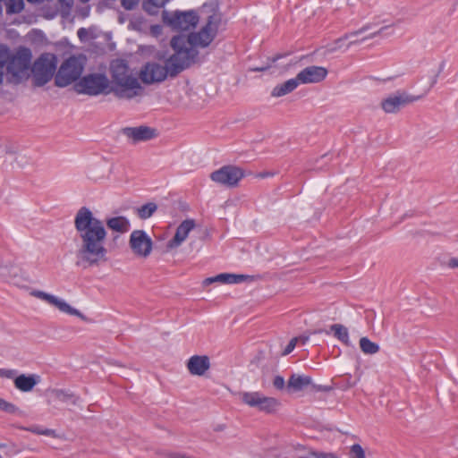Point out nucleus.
<instances>
[{"instance_id":"obj_14","label":"nucleus","mask_w":458,"mask_h":458,"mask_svg":"<svg viewBox=\"0 0 458 458\" xmlns=\"http://www.w3.org/2000/svg\"><path fill=\"white\" fill-rule=\"evenodd\" d=\"M196 228V223L193 219H185L176 228L175 233L172 239L166 242L168 251L178 249Z\"/></svg>"},{"instance_id":"obj_23","label":"nucleus","mask_w":458,"mask_h":458,"mask_svg":"<svg viewBox=\"0 0 458 458\" xmlns=\"http://www.w3.org/2000/svg\"><path fill=\"white\" fill-rule=\"evenodd\" d=\"M106 224L111 231L121 234L126 233L131 228L129 219L123 216L107 218Z\"/></svg>"},{"instance_id":"obj_8","label":"nucleus","mask_w":458,"mask_h":458,"mask_svg":"<svg viewBox=\"0 0 458 458\" xmlns=\"http://www.w3.org/2000/svg\"><path fill=\"white\" fill-rule=\"evenodd\" d=\"M56 68V59L52 54L41 55L34 63L30 64V76L32 74L34 85L42 87L53 77Z\"/></svg>"},{"instance_id":"obj_12","label":"nucleus","mask_w":458,"mask_h":458,"mask_svg":"<svg viewBox=\"0 0 458 458\" xmlns=\"http://www.w3.org/2000/svg\"><path fill=\"white\" fill-rule=\"evenodd\" d=\"M164 20L176 30H189L196 27L199 18L193 11L165 13Z\"/></svg>"},{"instance_id":"obj_36","label":"nucleus","mask_w":458,"mask_h":458,"mask_svg":"<svg viewBox=\"0 0 458 458\" xmlns=\"http://www.w3.org/2000/svg\"><path fill=\"white\" fill-rule=\"evenodd\" d=\"M299 342V338H293L289 344H287V346L285 347V349L284 350L283 352V354L284 355H287L289 354L290 352H292L293 351V349L295 348L297 343Z\"/></svg>"},{"instance_id":"obj_2","label":"nucleus","mask_w":458,"mask_h":458,"mask_svg":"<svg viewBox=\"0 0 458 458\" xmlns=\"http://www.w3.org/2000/svg\"><path fill=\"white\" fill-rule=\"evenodd\" d=\"M32 53L27 47H19L12 52L9 47L0 44V85L4 79L7 83L19 85L30 78V64Z\"/></svg>"},{"instance_id":"obj_22","label":"nucleus","mask_w":458,"mask_h":458,"mask_svg":"<svg viewBox=\"0 0 458 458\" xmlns=\"http://www.w3.org/2000/svg\"><path fill=\"white\" fill-rule=\"evenodd\" d=\"M312 385V378L307 375L293 373L289 377L286 388L292 392H300Z\"/></svg>"},{"instance_id":"obj_11","label":"nucleus","mask_w":458,"mask_h":458,"mask_svg":"<svg viewBox=\"0 0 458 458\" xmlns=\"http://www.w3.org/2000/svg\"><path fill=\"white\" fill-rule=\"evenodd\" d=\"M240 396L248 406L267 413L275 411L280 404L276 398L265 396L259 392H243Z\"/></svg>"},{"instance_id":"obj_39","label":"nucleus","mask_w":458,"mask_h":458,"mask_svg":"<svg viewBox=\"0 0 458 458\" xmlns=\"http://www.w3.org/2000/svg\"><path fill=\"white\" fill-rule=\"evenodd\" d=\"M31 432H34L38 435H44V436H52L54 435V430L46 428V429H38V428H30L29 429Z\"/></svg>"},{"instance_id":"obj_50","label":"nucleus","mask_w":458,"mask_h":458,"mask_svg":"<svg viewBox=\"0 0 458 458\" xmlns=\"http://www.w3.org/2000/svg\"><path fill=\"white\" fill-rule=\"evenodd\" d=\"M358 42H359L358 40H354V39H353V40H351V41L349 42V44H348V46H347V47H350L351 45H352V44H356V43H358Z\"/></svg>"},{"instance_id":"obj_28","label":"nucleus","mask_w":458,"mask_h":458,"mask_svg":"<svg viewBox=\"0 0 458 458\" xmlns=\"http://www.w3.org/2000/svg\"><path fill=\"white\" fill-rule=\"evenodd\" d=\"M157 208V206L155 203L149 202L139 208L137 209V214L140 218L147 219L154 214Z\"/></svg>"},{"instance_id":"obj_9","label":"nucleus","mask_w":458,"mask_h":458,"mask_svg":"<svg viewBox=\"0 0 458 458\" xmlns=\"http://www.w3.org/2000/svg\"><path fill=\"white\" fill-rule=\"evenodd\" d=\"M29 294L30 296L35 299L45 301L46 303L58 310L61 313L74 316L81 318L83 321H88L87 317L82 312H81L79 310L70 305L65 300L58 296H55L54 294L48 293L38 289H31Z\"/></svg>"},{"instance_id":"obj_46","label":"nucleus","mask_w":458,"mask_h":458,"mask_svg":"<svg viewBox=\"0 0 458 458\" xmlns=\"http://www.w3.org/2000/svg\"><path fill=\"white\" fill-rule=\"evenodd\" d=\"M299 342H301L302 344H305L309 340V336H299Z\"/></svg>"},{"instance_id":"obj_25","label":"nucleus","mask_w":458,"mask_h":458,"mask_svg":"<svg viewBox=\"0 0 458 458\" xmlns=\"http://www.w3.org/2000/svg\"><path fill=\"white\" fill-rule=\"evenodd\" d=\"M0 276L14 285L19 286L21 282L20 268L13 265H4L0 267Z\"/></svg>"},{"instance_id":"obj_47","label":"nucleus","mask_w":458,"mask_h":458,"mask_svg":"<svg viewBox=\"0 0 458 458\" xmlns=\"http://www.w3.org/2000/svg\"><path fill=\"white\" fill-rule=\"evenodd\" d=\"M85 33H86L85 29H80V30H78V36H79V38H82V37L84 36V34H85Z\"/></svg>"},{"instance_id":"obj_24","label":"nucleus","mask_w":458,"mask_h":458,"mask_svg":"<svg viewBox=\"0 0 458 458\" xmlns=\"http://www.w3.org/2000/svg\"><path fill=\"white\" fill-rule=\"evenodd\" d=\"M300 85L297 78L290 79L281 84L275 86L271 91L273 98H280L292 93Z\"/></svg>"},{"instance_id":"obj_15","label":"nucleus","mask_w":458,"mask_h":458,"mask_svg":"<svg viewBox=\"0 0 458 458\" xmlns=\"http://www.w3.org/2000/svg\"><path fill=\"white\" fill-rule=\"evenodd\" d=\"M418 99L417 97L409 96L405 93L391 95L381 101L382 109L387 114H394L405 105L411 104Z\"/></svg>"},{"instance_id":"obj_6","label":"nucleus","mask_w":458,"mask_h":458,"mask_svg":"<svg viewBox=\"0 0 458 458\" xmlns=\"http://www.w3.org/2000/svg\"><path fill=\"white\" fill-rule=\"evenodd\" d=\"M86 59L82 55L71 56L60 66L55 83L57 87L64 88L80 79L85 66Z\"/></svg>"},{"instance_id":"obj_51","label":"nucleus","mask_w":458,"mask_h":458,"mask_svg":"<svg viewBox=\"0 0 458 458\" xmlns=\"http://www.w3.org/2000/svg\"><path fill=\"white\" fill-rule=\"evenodd\" d=\"M3 446H4V445L0 444V447H3Z\"/></svg>"},{"instance_id":"obj_33","label":"nucleus","mask_w":458,"mask_h":458,"mask_svg":"<svg viewBox=\"0 0 458 458\" xmlns=\"http://www.w3.org/2000/svg\"><path fill=\"white\" fill-rule=\"evenodd\" d=\"M0 410L11 414L16 413L18 411V408L14 404L1 398Z\"/></svg>"},{"instance_id":"obj_41","label":"nucleus","mask_w":458,"mask_h":458,"mask_svg":"<svg viewBox=\"0 0 458 458\" xmlns=\"http://www.w3.org/2000/svg\"><path fill=\"white\" fill-rule=\"evenodd\" d=\"M392 25H388V26H384V27H381L378 30L375 31L374 33L370 34L369 37H366L364 39H368V38H373L378 35H380L381 33H383L386 30H387L388 28H390Z\"/></svg>"},{"instance_id":"obj_48","label":"nucleus","mask_w":458,"mask_h":458,"mask_svg":"<svg viewBox=\"0 0 458 458\" xmlns=\"http://www.w3.org/2000/svg\"><path fill=\"white\" fill-rule=\"evenodd\" d=\"M268 175H272V174L271 173H267V172L260 173V174H258V177L264 178V177L268 176Z\"/></svg>"},{"instance_id":"obj_49","label":"nucleus","mask_w":458,"mask_h":458,"mask_svg":"<svg viewBox=\"0 0 458 458\" xmlns=\"http://www.w3.org/2000/svg\"><path fill=\"white\" fill-rule=\"evenodd\" d=\"M437 77H438V74L435 75V77H434V79H433V81H432V83H431L432 85H434V84H436V83H437Z\"/></svg>"},{"instance_id":"obj_10","label":"nucleus","mask_w":458,"mask_h":458,"mask_svg":"<svg viewBox=\"0 0 458 458\" xmlns=\"http://www.w3.org/2000/svg\"><path fill=\"white\" fill-rule=\"evenodd\" d=\"M210 179L220 185L227 188L236 187L239 182L244 177V172L238 166L224 165L212 172Z\"/></svg>"},{"instance_id":"obj_21","label":"nucleus","mask_w":458,"mask_h":458,"mask_svg":"<svg viewBox=\"0 0 458 458\" xmlns=\"http://www.w3.org/2000/svg\"><path fill=\"white\" fill-rule=\"evenodd\" d=\"M249 276L245 275H236V274H219L213 277H208L203 281L204 285H208L213 283H221L225 284H240L247 279H249Z\"/></svg>"},{"instance_id":"obj_40","label":"nucleus","mask_w":458,"mask_h":458,"mask_svg":"<svg viewBox=\"0 0 458 458\" xmlns=\"http://www.w3.org/2000/svg\"><path fill=\"white\" fill-rule=\"evenodd\" d=\"M166 458H192L191 456L186 455L185 454L177 453V452H171L165 454Z\"/></svg>"},{"instance_id":"obj_37","label":"nucleus","mask_w":458,"mask_h":458,"mask_svg":"<svg viewBox=\"0 0 458 458\" xmlns=\"http://www.w3.org/2000/svg\"><path fill=\"white\" fill-rule=\"evenodd\" d=\"M273 385L276 388V389H283L284 388L285 386V382H284V379L283 377L281 376H276L275 378H274V381H273Z\"/></svg>"},{"instance_id":"obj_7","label":"nucleus","mask_w":458,"mask_h":458,"mask_svg":"<svg viewBox=\"0 0 458 458\" xmlns=\"http://www.w3.org/2000/svg\"><path fill=\"white\" fill-rule=\"evenodd\" d=\"M74 89L79 94L98 96L112 92L108 78L102 73H91L82 77L74 85Z\"/></svg>"},{"instance_id":"obj_43","label":"nucleus","mask_w":458,"mask_h":458,"mask_svg":"<svg viewBox=\"0 0 458 458\" xmlns=\"http://www.w3.org/2000/svg\"><path fill=\"white\" fill-rule=\"evenodd\" d=\"M59 3L66 7L67 9H71L72 6L73 5V0H58Z\"/></svg>"},{"instance_id":"obj_3","label":"nucleus","mask_w":458,"mask_h":458,"mask_svg":"<svg viewBox=\"0 0 458 458\" xmlns=\"http://www.w3.org/2000/svg\"><path fill=\"white\" fill-rule=\"evenodd\" d=\"M221 17L218 13H213L208 19L206 25L196 33L190 35L174 36L170 41V45L174 51L182 52L189 60L187 66L189 67L194 63L198 57L199 52L197 47H206L214 39Z\"/></svg>"},{"instance_id":"obj_1","label":"nucleus","mask_w":458,"mask_h":458,"mask_svg":"<svg viewBox=\"0 0 458 458\" xmlns=\"http://www.w3.org/2000/svg\"><path fill=\"white\" fill-rule=\"evenodd\" d=\"M74 227L79 238L75 251L76 264L82 267H98L107 260L105 246L107 232L104 223L92 211L81 208L74 216Z\"/></svg>"},{"instance_id":"obj_17","label":"nucleus","mask_w":458,"mask_h":458,"mask_svg":"<svg viewBox=\"0 0 458 458\" xmlns=\"http://www.w3.org/2000/svg\"><path fill=\"white\" fill-rule=\"evenodd\" d=\"M328 72L325 67L311 65L301 70L296 78L300 84L318 83L325 80Z\"/></svg>"},{"instance_id":"obj_42","label":"nucleus","mask_w":458,"mask_h":458,"mask_svg":"<svg viewBox=\"0 0 458 458\" xmlns=\"http://www.w3.org/2000/svg\"><path fill=\"white\" fill-rule=\"evenodd\" d=\"M189 249L191 250L199 251L201 250V246L197 242L196 240L191 239L189 243Z\"/></svg>"},{"instance_id":"obj_5","label":"nucleus","mask_w":458,"mask_h":458,"mask_svg":"<svg viewBox=\"0 0 458 458\" xmlns=\"http://www.w3.org/2000/svg\"><path fill=\"white\" fill-rule=\"evenodd\" d=\"M111 74V89L117 98L131 100L144 95V88L123 60L112 62Z\"/></svg>"},{"instance_id":"obj_19","label":"nucleus","mask_w":458,"mask_h":458,"mask_svg":"<svg viewBox=\"0 0 458 458\" xmlns=\"http://www.w3.org/2000/svg\"><path fill=\"white\" fill-rule=\"evenodd\" d=\"M186 366L191 375L202 377L210 369V360L206 355H193L188 360Z\"/></svg>"},{"instance_id":"obj_34","label":"nucleus","mask_w":458,"mask_h":458,"mask_svg":"<svg viewBox=\"0 0 458 458\" xmlns=\"http://www.w3.org/2000/svg\"><path fill=\"white\" fill-rule=\"evenodd\" d=\"M278 59H279V56H275L272 59H270V61H269L270 63L267 65L255 67V68H252L251 71H254V72L268 71L269 69H271L273 67V64H275Z\"/></svg>"},{"instance_id":"obj_31","label":"nucleus","mask_w":458,"mask_h":458,"mask_svg":"<svg viewBox=\"0 0 458 458\" xmlns=\"http://www.w3.org/2000/svg\"><path fill=\"white\" fill-rule=\"evenodd\" d=\"M369 29L368 26H365V27H362L361 29L356 30V31H353L350 34H346L344 37L343 38H338L337 40H335V47H334V49H336V48H341L344 42L346 40V39H351L363 32H365L367 30Z\"/></svg>"},{"instance_id":"obj_30","label":"nucleus","mask_w":458,"mask_h":458,"mask_svg":"<svg viewBox=\"0 0 458 458\" xmlns=\"http://www.w3.org/2000/svg\"><path fill=\"white\" fill-rule=\"evenodd\" d=\"M8 13H18L23 9V0H5Z\"/></svg>"},{"instance_id":"obj_26","label":"nucleus","mask_w":458,"mask_h":458,"mask_svg":"<svg viewBox=\"0 0 458 458\" xmlns=\"http://www.w3.org/2000/svg\"><path fill=\"white\" fill-rule=\"evenodd\" d=\"M330 331L334 333L335 337L346 345H350L349 332L346 327L341 324H334L330 327Z\"/></svg>"},{"instance_id":"obj_45","label":"nucleus","mask_w":458,"mask_h":458,"mask_svg":"<svg viewBox=\"0 0 458 458\" xmlns=\"http://www.w3.org/2000/svg\"><path fill=\"white\" fill-rule=\"evenodd\" d=\"M162 28L158 25H155L151 27V33L155 36H157L161 32Z\"/></svg>"},{"instance_id":"obj_38","label":"nucleus","mask_w":458,"mask_h":458,"mask_svg":"<svg viewBox=\"0 0 458 458\" xmlns=\"http://www.w3.org/2000/svg\"><path fill=\"white\" fill-rule=\"evenodd\" d=\"M16 372L13 369H0V377L6 378H13L15 377Z\"/></svg>"},{"instance_id":"obj_32","label":"nucleus","mask_w":458,"mask_h":458,"mask_svg":"<svg viewBox=\"0 0 458 458\" xmlns=\"http://www.w3.org/2000/svg\"><path fill=\"white\" fill-rule=\"evenodd\" d=\"M349 458H366L365 450L360 444H353L350 446Z\"/></svg>"},{"instance_id":"obj_20","label":"nucleus","mask_w":458,"mask_h":458,"mask_svg":"<svg viewBox=\"0 0 458 458\" xmlns=\"http://www.w3.org/2000/svg\"><path fill=\"white\" fill-rule=\"evenodd\" d=\"M41 381V377L37 374H21L14 377V386L21 392H30Z\"/></svg>"},{"instance_id":"obj_44","label":"nucleus","mask_w":458,"mask_h":458,"mask_svg":"<svg viewBox=\"0 0 458 458\" xmlns=\"http://www.w3.org/2000/svg\"><path fill=\"white\" fill-rule=\"evenodd\" d=\"M448 267L451 268H456L458 267V259L457 258H452L448 261Z\"/></svg>"},{"instance_id":"obj_18","label":"nucleus","mask_w":458,"mask_h":458,"mask_svg":"<svg viewBox=\"0 0 458 458\" xmlns=\"http://www.w3.org/2000/svg\"><path fill=\"white\" fill-rule=\"evenodd\" d=\"M47 395L48 404L54 403H70L72 405H78L80 402L79 396L66 389L52 388L47 391Z\"/></svg>"},{"instance_id":"obj_13","label":"nucleus","mask_w":458,"mask_h":458,"mask_svg":"<svg viewBox=\"0 0 458 458\" xmlns=\"http://www.w3.org/2000/svg\"><path fill=\"white\" fill-rule=\"evenodd\" d=\"M129 245L133 254L140 258H148L153 249L151 238L143 230H134L129 240Z\"/></svg>"},{"instance_id":"obj_27","label":"nucleus","mask_w":458,"mask_h":458,"mask_svg":"<svg viewBox=\"0 0 458 458\" xmlns=\"http://www.w3.org/2000/svg\"><path fill=\"white\" fill-rule=\"evenodd\" d=\"M360 348L363 353L369 355L376 354L379 351V345L366 336L360 339Z\"/></svg>"},{"instance_id":"obj_16","label":"nucleus","mask_w":458,"mask_h":458,"mask_svg":"<svg viewBox=\"0 0 458 458\" xmlns=\"http://www.w3.org/2000/svg\"><path fill=\"white\" fill-rule=\"evenodd\" d=\"M123 134L132 143L147 141L157 136V130L146 125L126 127L122 130Z\"/></svg>"},{"instance_id":"obj_35","label":"nucleus","mask_w":458,"mask_h":458,"mask_svg":"<svg viewBox=\"0 0 458 458\" xmlns=\"http://www.w3.org/2000/svg\"><path fill=\"white\" fill-rule=\"evenodd\" d=\"M139 2L140 0H121V4L126 10H132L138 5Z\"/></svg>"},{"instance_id":"obj_4","label":"nucleus","mask_w":458,"mask_h":458,"mask_svg":"<svg viewBox=\"0 0 458 458\" xmlns=\"http://www.w3.org/2000/svg\"><path fill=\"white\" fill-rule=\"evenodd\" d=\"M182 52L174 51V54L165 60L164 64L157 61L147 62L140 69L139 77L145 84L159 83L168 76L175 77L186 69L188 58Z\"/></svg>"},{"instance_id":"obj_29","label":"nucleus","mask_w":458,"mask_h":458,"mask_svg":"<svg viewBox=\"0 0 458 458\" xmlns=\"http://www.w3.org/2000/svg\"><path fill=\"white\" fill-rule=\"evenodd\" d=\"M168 0H146L143 3V8L148 13H155L158 8L165 5Z\"/></svg>"}]
</instances>
